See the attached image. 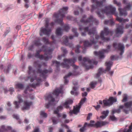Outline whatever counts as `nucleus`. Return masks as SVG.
<instances>
[{
	"mask_svg": "<svg viewBox=\"0 0 132 132\" xmlns=\"http://www.w3.org/2000/svg\"><path fill=\"white\" fill-rule=\"evenodd\" d=\"M40 114L41 116L44 118H46L47 117V114L45 113L44 111H41Z\"/></svg>",
	"mask_w": 132,
	"mask_h": 132,
	"instance_id": "nucleus-44",
	"label": "nucleus"
},
{
	"mask_svg": "<svg viewBox=\"0 0 132 132\" xmlns=\"http://www.w3.org/2000/svg\"><path fill=\"white\" fill-rule=\"evenodd\" d=\"M128 83L129 85H132V77H131L130 80L129 81Z\"/></svg>",
	"mask_w": 132,
	"mask_h": 132,
	"instance_id": "nucleus-64",
	"label": "nucleus"
},
{
	"mask_svg": "<svg viewBox=\"0 0 132 132\" xmlns=\"http://www.w3.org/2000/svg\"><path fill=\"white\" fill-rule=\"evenodd\" d=\"M86 127H84V125L83 127L81 128L79 130V131L80 132H85V130H86Z\"/></svg>",
	"mask_w": 132,
	"mask_h": 132,
	"instance_id": "nucleus-48",
	"label": "nucleus"
},
{
	"mask_svg": "<svg viewBox=\"0 0 132 132\" xmlns=\"http://www.w3.org/2000/svg\"><path fill=\"white\" fill-rule=\"evenodd\" d=\"M123 99L122 100V102H125L127 101L128 99V96L127 94H124L123 96Z\"/></svg>",
	"mask_w": 132,
	"mask_h": 132,
	"instance_id": "nucleus-34",
	"label": "nucleus"
},
{
	"mask_svg": "<svg viewBox=\"0 0 132 132\" xmlns=\"http://www.w3.org/2000/svg\"><path fill=\"white\" fill-rule=\"evenodd\" d=\"M67 19L69 20H73V18L71 16L69 15L67 17Z\"/></svg>",
	"mask_w": 132,
	"mask_h": 132,
	"instance_id": "nucleus-59",
	"label": "nucleus"
},
{
	"mask_svg": "<svg viewBox=\"0 0 132 132\" xmlns=\"http://www.w3.org/2000/svg\"><path fill=\"white\" fill-rule=\"evenodd\" d=\"M84 125V127H86L87 126V127H90V126H91V127H94V124L93 123H89V124H88L87 123V122H85Z\"/></svg>",
	"mask_w": 132,
	"mask_h": 132,
	"instance_id": "nucleus-46",
	"label": "nucleus"
},
{
	"mask_svg": "<svg viewBox=\"0 0 132 132\" xmlns=\"http://www.w3.org/2000/svg\"><path fill=\"white\" fill-rule=\"evenodd\" d=\"M80 48V46L79 45H77L76 47V50L75 51L76 53H78L80 52V51L79 50V48Z\"/></svg>",
	"mask_w": 132,
	"mask_h": 132,
	"instance_id": "nucleus-42",
	"label": "nucleus"
},
{
	"mask_svg": "<svg viewBox=\"0 0 132 132\" xmlns=\"http://www.w3.org/2000/svg\"><path fill=\"white\" fill-rule=\"evenodd\" d=\"M29 71L28 73L29 75H32L31 76L28 77V79H30V81L32 82L34 80H36V82L35 83V82L32 84H30L28 86L24 91L25 93H27V91L28 90H30L29 88L30 86L34 88H35L36 87L39 86L42 80L41 78H37L35 75V70H33L32 69V68L31 67L29 66L28 67Z\"/></svg>",
	"mask_w": 132,
	"mask_h": 132,
	"instance_id": "nucleus-3",
	"label": "nucleus"
},
{
	"mask_svg": "<svg viewBox=\"0 0 132 132\" xmlns=\"http://www.w3.org/2000/svg\"><path fill=\"white\" fill-rule=\"evenodd\" d=\"M34 44L36 46H38L42 45V43L40 42V40L39 39L38 40H35L34 41Z\"/></svg>",
	"mask_w": 132,
	"mask_h": 132,
	"instance_id": "nucleus-33",
	"label": "nucleus"
},
{
	"mask_svg": "<svg viewBox=\"0 0 132 132\" xmlns=\"http://www.w3.org/2000/svg\"><path fill=\"white\" fill-rule=\"evenodd\" d=\"M62 38L63 39V42L64 45L66 46H69L70 47H72L73 44L72 43H68L69 38L67 36H64Z\"/></svg>",
	"mask_w": 132,
	"mask_h": 132,
	"instance_id": "nucleus-22",
	"label": "nucleus"
},
{
	"mask_svg": "<svg viewBox=\"0 0 132 132\" xmlns=\"http://www.w3.org/2000/svg\"><path fill=\"white\" fill-rule=\"evenodd\" d=\"M104 24H107L109 26H112L114 25V23L113 21V20L111 19L110 20H105L104 22Z\"/></svg>",
	"mask_w": 132,
	"mask_h": 132,
	"instance_id": "nucleus-28",
	"label": "nucleus"
},
{
	"mask_svg": "<svg viewBox=\"0 0 132 132\" xmlns=\"http://www.w3.org/2000/svg\"><path fill=\"white\" fill-rule=\"evenodd\" d=\"M45 99V100H48L49 101L48 103L46 104L45 105V107L47 108H48L51 106V102H53L55 101V99L53 97L52 95L51 94H49L47 96H46Z\"/></svg>",
	"mask_w": 132,
	"mask_h": 132,
	"instance_id": "nucleus-19",
	"label": "nucleus"
},
{
	"mask_svg": "<svg viewBox=\"0 0 132 132\" xmlns=\"http://www.w3.org/2000/svg\"><path fill=\"white\" fill-rule=\"evenodd\" d=\"M101 74L98 72V73L96 74V78H98L100 76Z\"/></svg>",
	"mask_w": 132,
	"mask_h": 132,
	"instance_id": "nucleus-62",
	"label": "nucleus"
},
{
	"mask_svg": "<svg viewBox=\"0 0 132 132\" xmlns=\"http://www.w3.org/2000/svg\"><path fill=\"white\" fill-rule=\"evenodd\" d=\"M131 7V5L129 3L128 4L127 6L125 7L123 9L119 7L118 8V10L119 12L120 15V16H126L127 15L126 11L130 10V9Z\"/></svg>",
	"mask_w": 132,
	"mask_h": 132,
	"instance_id": "nucleus-13",
	"label": "nucleus"
},
{
	"mask_svg": "<svg viewBox=\"0 0 132 132\" xmlns=\"http://www.w3.org/2000/svg\"><path fill=\"white\" fill-rule=\"evenodd\" d=\"M111 47V45H108L106 49H103L99 52L95 51L94 52V54L98 56L100 59L103 58L105 57L104 55V53H108L111 51L110 48Z\"/></svg>",
	"mask_w": 132,
	"mask_h": 132,
	"instance_id": "nucleus-11",
	"label": "nucleus"
},
{
	"mask_svg": "<svg viewBox=\"0 0 132 132\" xmlns=\"http://www.w3.org/2000/svg\"><path fill=\"white\" fill-rule=\"evenodd\" d=\"M92 114L91 113H89L88 114L87 117V120H89L90 119V117L92 116Z\"/></svg>",
	"mask_w": 132,
	"mask_h": 132,
	"instance_id": "nucleus-55",
	"label": "nucleus"
},
{
	"mask_svg": "<svg viewBox=\"0 0 132 132\" xmlns=\"http://www.w3.org/2000/svg\"><path fill=\"white\" fill-rule=\"evenodd\" d=\"M62 92V88L61 87L59 88H57L53 91V94L58 96L59 94L61 93Z\"/></svg>",
	"mask_w": 132,
	"mask_h": 132,
	"instance_id": "nucleus-26",
	"label": "nucleus"
},
{
	"mask_svg": "<svg viewBox=\"0 0 132 132\" xmlns=\"http://www.w3.org/2000/svg\"><path fill=\"white\" fill-rule=\"evenodd\" d=\"M106 66L107 67L106 71H109L111 69V68L113 64V63L111 61L106 62H105Z\"/></svg>",
	"mask_w": 132,
	"mask_h": 132,
	"instance_id": "nucleus-27",
	"label": "nucleus"
},
{
	"mask_svg": "<svg viewBox=\"0 0 132 132\" xmlns=\"http://www.w3.org/2000/svg\"><path fill=\"white\" fill-rule=\"evenodd\" d=\"M77 58L73 57L72 59H64L63 60V61L64 62V63H62V64L63 65V67L66 68L67 69H69L70 68V66L68 64H70L72 63V64L71 65L75 70L76 69H78V66L74 64L77 61Z\"/></svg>",
	"mask_w": 132,
	"mask_h": 132,
	"instance_id": "nucleus-6",
	"label": "nucleus"
},
{
	"mask_svg": "<svg viewBox=\"0 0 132 132\" xmlns=\"http://www.w3.org/2000/svg\"><path fill=\"white\" fill-rule=\"evenodd\" d=\"M79 29L80 30H84L85 32L81 33L82 36H85L86 31H88V34L90 36V42L88 41H85L84 42V49H86L87 47L91 46L92 44H95L97 42V40L100 38L102 40L104 41V42L108 41L110 40L109 38L105 37L104 36H106L109 34L111 35L113 34V31L109 30L108 28L105 27L103 30L102 31L100 34V36L97 34L95 29L93 28L89 30L88 27L84 28L82 26L79 25Z\"/></svg>",
	"mask_w": 132,
	"mask_h": 132,
	"instance_id": "nucleus-1",
	"label": "nucleus"
},
{
	"mask_svg": "<svg viewBox=\"0 0 132 132\" xmlns=\"http://www.w3.org/2000/svg\"><path fill=\"white\" fill-rule=\"evenodd\" d=\"M114 3L116 4L119 7H120L121 5V4L120 2H118L116 0H114L113 1Z\"/></svg>",
	"mask_w": 132,
	"mask_h": 132,
	"instance_id": "nucleus-49",
	"label": "nucleus"
},
{
	"mask_svg": "<svg viewBox=\"0 0 132 132\" xmlns=\"http://www.w3.org/2000/svg\"><path fill=\"white\" fill-rule=\"evenodd\" d=\"M116 20L121 23H125L126 22H128L129 21V20L127 19H123V18L119 17L118 16L116 18Z\"/></svg>",
	"mask_w": 132,
	"mask_h": 132,
	"instance_id": "nucleus-31",
	"label": "nucleus"
},
{
	"mask_svg": "<svg viewBox=\"0 0 132 132\" xmlns=\"http://www.w3.org/2000/svg\"><path fill=\"white\" fill-rule=\"evenodd\" d=\"M77 75V73L75 72H73L72 73H71L70 72H69L68 73V74L65 76L64 77V83L65 84H67L69 82V81L67 79V78L71 76V75Z\"/></svg>",
	"mask_w": 132,
	"mask_h": 132,
	"instance_id": "nucleus-25",
	"label": "nucleus"
},
{
	"mask_svg": "<svg viewBox=\"0 0 132 132\" xmlns=\"http://www.w3.org/2000/svg\"><path fill=\"white\" fill-rule=\"evenodd\" d=\"M86 18V15H83L82 18L80 20V22L84 24L88 25L89 27L91 26L93 23H94L96 25H98L99 23L98 21L96 19L94 18L92 15L90 16L89 18H87L86 20H85V19Z\"/></svg>",
	"mask_w": 132,
	"mask_h": 132,
	"instance_id": "nucleus-5",
	"label": "nucleus"
},
{
	"mask_svg": "<svg viewBox=\"0 0 132 132\" xmlns=\"http://www.w3.org/2000/svg\"><path fill=\"white\" fill-rule=\"evenodd\" d=\"M108 123V122L105 121L100 122L98 121L95 124H94V127L96 128L101 127L106 125Z\"/></svg>",
	"mask_w": 132,
	"mask_h": 132,
	"instance_id": "nucleus-23",
	"label": "nucleus"
},
{
	"mask_svg": "<svg viewBox=\"0 0 132 132\" xmlns=\"http://www.w3.org/2000/svg\"><path fill=\"white\" fill-rule=\"evenodd\" d=\"M67 7H63L59 10L57 13H55L53 16L57 19L55 20V22L60 24L61 26L63 24V18L65 16V14L67 13V11L68 10Z\"/></svg>",
	"mask_w": 132,
	"mask_h": 132,
	"instance_id": "nucleus-4",
	"label": "nucleus"
},
{
	"mask_svg": "<svg viewBox=\"0 0 132 132\" xmlns=\"http://www.w3.org/2000/svg\"><path fill=\"white\" fill-rule=\"evenodd\" d=\"M81 65L87 70L93 68V67L92 61L88 57H85L83 58Z\"/></svg>",
	"mask_w": 132,
	"mask_h": 132,
	"instance_id": "nucleus-9",
	"label": "nucleus"
},
{
	"mask_svg": "<svg viewBox=\"0 0 132 132\" xmlns=\"http://www.w3.org/2000/svg\"><path fill=\"white\" fill-rule=\"evenodd\" d=\"M45 23V28H41L39 34L40 36H42L43 35V33L44 35L49 36L50 35V33L52 31V28H50L47 29V28H48L49 25V21L47 20H46Z\"/></svg>",
	"mask_w": 132,
	"mask_h": 132,
	"instance_id": "nucleus-8",
	"label": "nucleus"
},
{
	"mask_svg": "<svg viewBox=\"0 0 132 132\" xmlns=\"http://www.w3.org/2000/svg\"><path fill=\"white\" fill-rule=\"evenodd\" d=\"M109 113V111L108 110H106V111H104L102 112V114L103 115H104L105 116H106L107 117L108 114Z\"/></svg>",
	"mask_w": 132,
	"mask_h": 132,
	"instance_id": "nucleus-45",
	"label": "nucleus"
},
{
	"mask_svg": "<svg viewBox=\"0 0 132 132\" xmlns=\"http://www.w3.org/2000/svg\"><path fill=\"white\" fill-rule=\"evenodd\" d=\"M124 107L125 108H124L123 110V111L126 114L129 113V111L130 110H132V108L131 110L129 109L132 106V101H130L125 103L124 105Z\"/></svg>",
	"mask_w": 132,
	"mask_h": 132,
	"instance_id": "nucleus-15",
	"label": "nucleus"
},
{
	"mask_svg": "<svg viewBox=\"0 0 132 132\" xmlns=\"http://www.w3.org/2000/svg\"><path fill=\"white\" fill-rule=\"evenodd\" d=\"M46 46L45 45H43L41 49H40L38 50H36L37 52H39V53L42 51H43L45 52V53L44 54V55L46 56L48 55H52V52L54 49V47H49L48 49H47Z\"/></svg>",
	"mask_w": 132,
	"mask_h": 132,
	"instance_id": "nucleus-10",
	"label": "nucleus"
},
{
	"mask_svg": "<svg viewBox=\"0 0 132 132\" xmlns=\"http://www.w3.org/2000/svg\"><path fill=\"white\" fill-rule=\"evenodd\" d=\"M63 110V106L61 105L58 106L56 109L54 110V113L55 114H57V116L59 118L61 116V114L59 113L61 112Z\"/></svg>",
	"mask_w": 132,
	"mask_h": 132,
	"instance_id": "nucleus-20",
	"label": "nucleus"
},
{
	"mask_svg": "<svg viewBox=\"0 0 132 132\" xmlns=\"http://www.w3.org/2000/svg\"><path fill=\"white\" fill-rule=\"evenodd\" d=\"M28 56L29 58L31 57L33 58L34 55L33 54H31L30 53H29L28 55Z\"/></svg>",
	"mask_w": 132,
	"mask_h": 132,
	"instance_id": "nucleus-58",
	"label": "nucleus"
},
{
	"mask_svg": "<svg viewBox=\"0 0 132 132\" xmlns=\"http://www.w3.org/2000/svg\"><path fill=\"white\" fill-rule=\"evenodd\" d=\"M77 29L76 28H73L72 29V32L74 33L75 36L77 37L78 36L79 34L77 32Z\"/></svg>",
	"mask_w": 132,
	"mask_h": 132,
	"instance_id": "nucleus-36",
	"label": "nucleus"
},
{
	"mask_svg": "<svg viewBox=\"0 0 132 132\" xmlns=\"http://www.w3.org/2000/svg\"><path fill=\"white\" fill-rule=\"evenodd\" d=\"M23 106L22 108V110H28L30 108V107L32 105V102L28 100L24 101L23 102Z\"/></svg>",
	"mask_w": 132,
	"mask_h": 132,
	"instance_id": "nucleus-17",
	"label": "nucleus"
},
{
	"mask_svg": "<svg viewBox=\"0 0 132 132\" xmlns=\"http://www.w3.org/2000/svg\"><path fill=\"white\" fill-rule=\"evenodd\" d=\"M113 47L115 50H118L120 52L119 54L121 55L124 53L125 50V46L122 44L120 43H114L112 45Z\"/></svg>",
	"mask_w": 132,
	"mask_h": 132,
	"instance_id": "nucleus-12",
	"label": "nucleus"
},
{
	"mask_svg": "<svg viewBox=\"0 0 132 132\" xmlns=\"http://www.w3.org/2000/svg\"><path fill=\"white\" fill-rule=\"evenodd\" d=\"M61 50H62L63 53H64V54H63L62 55L58 56L57 59L59 60H61L62 57V56L65 57V54H66L67 52V50L64 47H62L61 48Z\"/></svg>",
	"mask_w": 132,
	"mask_h": 132,
	"instance_id": "nucleus-29",
	"label": "nucleus"
},
{
	"mask_svg": "<svg viewBox=\"0 0 132 132\" xmlns=\"http://www.w3.org/2000/svg\"><path fill=\"white\" fill-rule=\"evenodd\" d=\"M73 102L72 100L71 99L67 100L65 102L62 104V105L65 108L68 109L69 108V105L71 104Z\"/></svg>",
	"mask_w": 132,
	"mask_h": 132,
	"instance_id": "nucleus-24",
	"label": "nucleus"
},
{
	"mask_svg": "<svg viewBox=\"0 0 132 132\" xmlns=\"http://www.w3.org/2000/svg\"><path fill=\"white\" fill-rule=\"evenodd\" d=\"M117 132H127V129L125 128L124 129H121L119 130Z\"/></svg>",
	"mask_w": 132,
	"mask_h": 132,
	"instance_id": "nucleus-51",
	"label": "nucleus"
},
{
	"mask_svg": "<svg viewBox=\"0 0 132 132\" xmlns=\"http://www.w3.org/2000/svg\"><path fill=\"white\" fill-rule=\"evenodd\" d=\"M42 41L44 42V43L46 44H50L48 39L46 38L45 37H43V38Z\"/></svg>",
	"mask_w": 132,
	"mask_h": 132,
	"instance_id": "nucleus-38",
	"label": "nucleus"
},
{
	"mask_svg": "<svg viewBox=\"0 0 132 132\" xmlns=\"http://www.w3.org/2000/svg\"><path fill=\"white\" fill-rule=\"evenodd\" d=\"M110 119L112 121H115L117 120V118L114 115L110 116Z\"/></svg>",
	"mask_w": 132,
	"mask_h": 132,
	"instance_id": "nucleus-47",
	"label": "nucleus"
},
{
	"mask_svg": "<svg viewBox=\"0 0 132 132\" xmlns=\"http://www.w3.org/2000/svg\"><path fill=\"white\" fill-rule=\"evenodd\" d=\"M106 0H102L100 1L97 0H92L93 3H95L96 5H93L92 6V9L91 11L92 12L96 9L98 10L96 11V13L98 16L101 19L104 18L103 13H106L108 17L110 16L111 17L112 15H114L115 16H118V13H116V8L113 7L111 5H109L105 7V9H102V7L103 6V4L106 1Z\"/></svg>",
	"mask_w": 132,
	"mask_h": 132,
	"instance_id": "nucleus-2",
	"label": "nucleus"
},
{
	"mask_svg": "<svg viewBox=\"0 0 132 132\" xmlns=\"http://www.w3.org/2000/svg\"><path fill=\"white\" fill-rule=\"evenodd\" d=\"M79 93L77 91L74 92L73 91H71V94L72 95H74L75 94V95H77Z\"/></svg>",
	"mask_w": 132,
	"mask_h": 132,
	"instance_id": "nucleus-52",
	"label": "nucleus"
},
{
	"mask_svg": "<svg viewBox=\"0 0 132 132\" xmlns=\"http://www.w3.org/2000/svg\"><path fill=\"white\" fill-rule=\"evenodd\" d=\"M15 87L16 88L22 89L23 88L24 85L21 84H18L16 85Z\"/></svg>",
	"mask_w": 132,
	"mask_h": 132,
	"instance_id": "nucleus-39",
	"label": "nucleus"
},
{
	"mask_svg": "<svg viewBox=\"0 0 132 132\" xmlns=\"http://www.w3.org/2000/svg\"><path fill=\"white\" fill-rule=\"evenodd\" d=\"M87 94L86 92L82 93V97L86 96L87 95Z\"/></svg>",
	"mask_w": 132,
	"mask_h": 132,
	"instance_id": "nucleus-60",
	"label": "nucleus"
},
{
	"mask_svg": "<svg viewBox=\"0 0 132 132\" xmlns=\"http://www.w3.org/2000/svg\"><path fill=\"white\" fill-rule=\"evenodd\" d=\"M117 101V99L113 97H110L107 100H104L103 101V107L104 106H109L112 105L114 103L116 102Z\"/></svg>",
	"mask_w": 132,
	"mask_h": 132,
	"instance_id": "nucleus-14",
	"label": "nucleus"
},
{
	"mask_svg": "<svg viewBox=\"0 0 132 132\" xmlns=\"http://www.w3.org/2000/svg\"><path fill=\"white\" fill-rule=\"evenodd\" d=\"M11 68V65L10 64L8 66L7 69L6 70V71L7 73L9 72V70Z\"/></svg>",
	"mask_w": 132,
	"mask_h": 132,
	"instance_id": "nucleus-57",
	"label": "nucleus"
},
{
	"mask_svg": "<svg viewBox=\"0 0 132 132\" xmlns=\"http://www.w3.org/2000/svg\"><path fill=\"white\" fill-rule=\"evenodd\" d=\"M81 107V105H79L76 107H74L72 111L73 113L75 114H76L78 113L79 111V110Z\"/></svg>",
	"mask_w": 132,
	"mask_h": 132,
	"instance_id": "nucleus-30",
	"label": "nucleus"
},
{
	"mask_svg": "<svg viewBox=\"0 0 132 132\" xmlns=\"http://www.w3.org/2000/svg\"><path fill=\"white\" fill-rule=\"evenodd\" d=\"M34 64L35 65H36V66L38 68L37 69V73L38 74H40V76L44 79L46 78V76L45 74L51 73L52 72V70L51 68H50L48 70L44 69L42 71L41 69L42 65L38 63L37 61L34 62Z\"/></svg>",
	"mask_w": 132,
	"mask_h": 132,
	"instance_id": "nucleus-7",
	"label": "nucleus"
},
{
	"mask_svg": "<svg viewBox=\"0 0 132 132\" xmlns=\"http://www.w3.org/2000/svg\"><path fill=\"white\" fill-rule=\"evenodd\" d=\"M13 118L17 120L18 119H19V116L16 115H14L13 116Z\"/></svg>",
	"mask_w": 132,
	"mask_h": 132,
	"instance_id": "nucleus-61",
	"label": "nucleus"
},
{
	"mask_svg": "<svg viewBox=\"0 0 132 132\" xmlns=\"http://www.w3.org/2000/svg\"><path fill=\"white\" fill-rule=\"evenodd\" d=\"M124 28V25L122 23L119 24L118 26L117 27L116 31V34L115 35L116 37H119L118 35V34L121 35L123 32V29Z\"/></svg>",
	"mask_w": 132,
	"mask_h": 132,
	"instance_id": "nucleus-18",
	"label": "nucleus"
},
{
	"mask_svg": "<svg viewBox=\"0 0 132 132\" xmlns=\"http://www.w3.org/2000/svg\"><path fill=\"white\" fill-rule=\"evenodd\" d=\"M86 100V98L85 97L81 99L80 101L79 105H80L81 106V105L85 102Z\"/></svg>",
	"mask_w": 132,
	"mask_h": 132,
	"instance_id": "nucleus-43",
	"label": "nucleus"
},
{
	"mask_svg": "<svg viewBox=\"0 0 132 132\" xmlns=\"http://www.w3.org/2000/svg\"><path fill=\"white\" fill-rule=\"evenodd\" d=\"M17 98L19 101H15L14 102V104L15 105V108L18 109L19 107L20 103L23 102V100L22 98V96L20 95L17 96Z\"/></svg>",
	"mask_w": 132,
	"mask_h": 132,
	"instance_id": "nucleus-21",
	"label": "nucleus"
},
{
	"mask_svg": "<svg viewBox=\"0 0 132 132\" xmlns=\"http://www.w3.org/2000/svg\"><path fill=\"white\" fill-rule=\"evenodd\" d=\"M102 69L101 68H100L98 69V72L101 74L102 73Z\"/></svg>",
	"mask_w": 132,
	"mask_h": 132,
	"instance_id": "nucleus-63",
	"label": "nucleus"
},
{
	"mask_svg": "<svg viewBox=\"0 0 132 132\" xmlns=\"http://www.w3.org/2000/svg\"><path fill=\"white\" fill-rule=\"evenodd\" d=\"M51 119L52 121L53 124H56L57 123L56 120L55 119V118L54 117H52L51 118Z\"/></svg>",
	"mask_w": 132,
	"mask_h": 132,
	"instance_id": "nucleus-50",
	"label": "nucleus"
},
{
	"mask_svg": "<svg viewBox=\"0 0 132 132\" xmlns=\"http://www.w3.org/2000/svg\"><path fill=\"white\" fill-rule=\"evenodd\" d=\"M61 30L62 29L61 28H57L55 32L56 34L58 36H62V33Z\"/></svg>",
	"mask_w": 132,
	"mask_h": 132,
	"instance_id": "nucleus-32",
	"label": "nucleus"
},
{
	"mask_svg": "<svg viewBox=\"0 0 132 132\" xmlns=\"http://www.w3.org/2000/svg\"><path fill=\"white\" fill-rule=\"evenodd\" d=\"M37 58H38L40 60H44L46 61L48 60L49 59H51L52 57V55H47L46 56H44L43 55H40L39 52L36 51V53L34 56Z\"/></svg>",
	"mask_w": 132,
	"mask_h": 132,
	"instance_id": "nucleus-16",
	"label": "nucleus"
},
{
	"mask_svg": "<svg viewBox=\"0 0 132 132\" xmlns=\"http://www.w3.org/2000/svg\"><path fill=\"white\" fill-rule=\"evenodd\" d=\"M124 108V106L123 105H120L119 106V109H116V113H120L121 111V110L120 109H123Z\"/></svg>",
	"mask_w": 132,
	"mask_h": 132,
	"instance_id": "nucleus-40",
	"label": "nucleus"
},
{
	"mask_svg": "<svg viewBox=\"0 0 132 132\" xmlns=\"http://www.w3.org/2000/svg\"><path fill=\"white\" fill-rule=\"evenodd\" d=\"M97 82L96 81H92L91 82L90 84V87L92 89H93L95 87L96 85Z\"/></svg>",
	"mask_w": 132,
	"mask_h": 132,
	"instance_id": "nucleus-35",
	"label": "nucleus"
},
{
	"mask_svg": "<svg viewBox=\"0 0 132 132\" xmlns=\"http://www.w3.org/2000/svg\"><path fill=\"white\" fill-rule=\"evenodd\" d=\"M63 28L64 30L66 32H68L70 29V28L69 26L68 25L65 24L63 27Z\"/></svg>",
	"mask_w": 132,
	"mask_h": 132,
	"instance_id": "nucleus-41",
	"label": "nucleus"
},
{
	"mask_svg": "<svg viewBox=\"0 0 132 132\" xmlns=\"http://www.w3.org/2000/svg\"><path fill=\"white\" fill-rule=\"evenodd\" d=\"M125 28H132V23L129 24H127Z\"/></svg>",
	"mask_w": 132,
	"mask_h": 132,
	"instance_id": "nucleus-53",
	"label": "nucleus"
},
{
	"mask_svg": "<svg viewBox=\"0 0 132 132\" xmlns=\"http://www.w3.org/2000/svg\"><path fill=\"white\" fill-rule=\"evenodd\" d=\"M93 106L97 110H99V109L101 107V106L99 105H97L96 106Z\"/></svg>",
	"mask_w": 132,
	"mask_h": 132,
	"instance_id": "nucleus-54",
	"label": "nucleus"
},
{
	"mask_svg": "<svg viewBox=\"0 0 132 132\" xmlns=\"http://www.w3.org/2000/svg\"><path fill=\"white\" fill-rule=\"evenodd\" d=\"M132 126L130 125L129 127V129H127V132H132Z\"/></svg>",
	"mask_w": 132,
	"mask_h": 132,
	"instance_id": "nucleus-56",
	"label": "nucleus"
},
{
	"mask_svg": "<svg viewBox=\"0 0 132 132\" xmlns=\"http://www.w3.org/2000/svg\"><path fill=\"white\" fill-rule=\"evenodd\" d=\"M52 62L53 64L55 63V66L56 67L57 69L58 70L59 67L60 65V63L56 61H52Z\"/></svg>",
	"mask_w": 132,
	"mask_h": 132,
	"instance_id": "nucleus-37",
	"label": "nucleus"
}]
</instances>
